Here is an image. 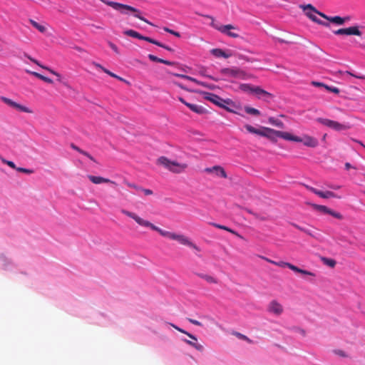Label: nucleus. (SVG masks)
Segmentation results:
<instances>
[{"mask_svg":"<svg viewBox=\"0 0 365 365\" xmlns=\"http://www.w3.org/2000/svg\"><path fill=\"white\" fill-rule=\"evenodd\" d=\"M147 223H148V225H145V227H150L153 230L157 231L160 235L168 237L169 239L173 240L175 233L163 230L161 228L155 226V225H153V223L150 222L148 220H147Z\"/></svg>","mask_w":365,"mask_h":365,"instance_id":"11","label":"nucleus"},{"mask_svg":"<svg viewBox=\"0 0 365 365\" xmlns=\"http://www.w3.org/2000/svg\"><path fill=\"white\" fill-rule=\"evenodd\" d=\"M179 101H180L182 103H183L184 105H185V106H186V103H187V102H186V101L184 100V98H182V97H180V98H179Z\"/></svg>","mask_w":365,"mask_h":365,"instance_id":"62","label":"nucleus"},{"mask_svg":"<svg viewBox=\"0 0 365 365\" xmlns=\"http://www.w3.org/2000/svg\"><path fill=\"white\" fill-rule=\"evenodd\" d=\"M16 268L15 263L4 255H0V269L5 271H14Z\"/></svg>","mask_w":365,"mask_h":365,"instance_id":"8","label":"nucleus"},{"mask_svg":"<svg viewBox=\"0 0 365 365\" xmlns=\"http://www.w3.org/2000/svg\"><path fill=\"white\" fill-rule=\"evenodd\" d=\"M173 240L178 241L179 243L183 245L188 246L190 247H192L194 249H197L196 245H194L187 237L180 234H175Z\"/></svg>","mask_w":365,"mask_h":365,"instance_id":"13","label":"nucleus"},{"mask_svg":"<svg viewBox=\"0 0 365 365\" xmlns=\"http://www.w3.org/2000/svg\"><path fill=\"white\" fill-rule=\"evenodd\" d=\"M212 26L213 28L220 31L221 33L226 34L227 36L232 38H237L239 37V34L235 32L231 31V29H236L235 26L231 24L227 25H221L219 24L212 23Z\"/></svg>","mask_w":365,"mask_h":365,"instance_id":"6","label":"nucleus"},{"mask_svg":"<svg viewBox=\"0 0 365 365\" xmlns=\"http://www.w3.org/2000/svg\"><path fill=\"white\" fill-rule=\"evenodd\" d=\"M188 320H189V322H190V323H192V324H195V325H197V326H202L201 322H199V321H197V320L192 319H189Z\"/></svg>","mask_w":365,"mask_h":365,"instance_id":"55","label":"nucleus"},{"mask_svg":"<svg viewBox=\"0 0 365 365\" xmlns=\"http://www.w3.org/2000/svg\"><path fill=\"white\" fill-rule=\"evenodd\" d=\"M26 72L29 73H31V75L36 76V78L43 81L44 82H46L48 83H53V81L52 79H51L50 78H48V77H46L37 72H34V71H30L29 70H26Z\"/></svg>","mask_w":365,"mask_h":365,"instance_id":"29","label":"nucleus"},{"mask_svg":"<svg viewBox=\"0 0 365 365\" xmlns=\"http://www.w3.org/2000/svg\"><path fill=\"white\" fill-rule=\"evenodd\" d=\"M24 56L26 57L27 58H29L31 61L34 62V63H36V65H38V66H40L41 68L45 69V70H47L49 73H52L53 75L56 76L57 78H58V81L61 82V76L60 73H58V72H56L55 71H53V69L50 68L49 67H47V66H45L42 64H41L37 60L33 58L32 57H31L30 56L27 55L26 53H24Z\"/></svg>","mask_w":365,"mask_h":365,"instance_id":"16","label":"nucleus"},{"mask_svg":"<svg viewBox=\"0 0 365 365\" xmlns=\"http://www.w3.org/2000/svg\"><path fill=\"white\" fill-rule=\"evenodd\" d=\"M170 325L174 327L175 329H177L178 331H179L181 333H183V334H185L186 335H187L190 339H192V341H190L188 339H183L182 341H185L186 344H189L190 346L194 347L195 349H197V351H202L203 350V346L202 345L200 344L199 343H197V337L192 334H190L188 332H187L186 331H185L184 329L178 327V326L173 324H170Z\"/></svg>","mask_w":365,"mask_h":365,"instance_id":"5","label":"nucleus"},{"mask_svg":"<svg viewBox=\"0 0 365 365\" xmlns=\"http://www.w3.org/2000/svg\"><path fill=\"white\" fill-rule=\"evenodd\" d=\"M140 192H143L145 195H150L153 194V191L151 190L145 189L143 187H141Z\"/></svg>","mask_w":365,"mask_h":365,"instance_id":"50","label":"nucleus"},{"mask_svg":"<svg viewBox=\"0 0 365 365\" xmlns=\"http://www.w3.org/2000/svg\"><path fill=\"white\" fill-rule=\"evenodd\" d=\"M72 148H73L74 150H76L78 151L79 153H82V154L85 155L86 156H87L88 158H89L91 160H93V158L91 155H90L88 153H86V152H85V151H83L82 150H81L80 148H78L77 146H76V145H72Z\"/></svg>","mask_w":365,"mask_h":365,"instance_id":"40","label":"nucleus"},{"mask_svg":"<svg viewBox=\"0 0 365 365\" xmlns=\"http://www.w3.org/2000/svg\"><path fill=\"white\" fill-rule=\"evenodd\" d=\"M227 71L232 76L245 79V73L239 68H228Z\"/></svg>","mask_w":365,"mask_h":365,"instance_id":"22","label":"nucleus"},{"mask_svg":"<svg viewBox=\"0 0 365 365\" xmlns=\"http://www.w3.org/2000/svg\"><path fill=\"white\" fill-rule=\"evenodd\" d=\"M300 7L303 9V11H306L307 9H309L312 12L319 14L320 16L327 19L328 21H329V19H330V16H327L324 14L318 11L312 4L301 5Z\"/></svg>","mask_w":365,"mask_h":365,"instance_id":"24","label":"nucleus"},{"mask_svg":"<svg viewBox=\"0 0 365 365\" xmlns=\"http://www.w3.org/2000/svg\"><path fill=\"white\" fill-rule=\"evenodd\" d=\"M88 177L89 180L94 184H101V183H103V182L114 183L113 182L110 181V180L100 177V176L88 175Z\"/></svg>","mask_w":365,"mask_h":365,"instance_id":"23","label":"nucleus"},{"mask_svg":"<svg viewBox=\"0 0 365 365\" xmlns=\"http://www.w3.org/2000/svg\"><path fill=\"white\" fill-rule=\"evenodd\" d=\"M186 106L189 108L192 111L199 114L202 113L205 110V108L202 106H199L197 104L186 103Z\"/></svg>","mask_w":365,"mask_h":365,"instance_id":"26","label":"nucleus"},{"mask_svg":"<svg viewBox=\"0 0 365 365\" xmlns=\"http://www.w3.org/2000/svg\"><path fill=\"white\" fill-rule=\"evenodd\" d=\"M282 264H283L284 265H286V267H287L291 270H292L295 272L301 273V274L309 275V276H314V273H312L309 271H307V270L302 269L297 267V266H295L292 264H290L289 262H282Z\"/></svg>","mask_w":365,"mask_h":365,"instance_id":"19","label":"nucleus"},{"mask_svg":"<svg viewBox=\"0 0 365 365\" xmlns=\"http://www.w3.org/2000/svg\"><path fill=\"white\" fill-rule=\"evenodd\" d=\"M2 161H3L4 163L6 164L10 168L16 170L17 168L16 167V165H15V163L14 162L10 161V160H3Z\"/></svg>","mask_w":365,"mask_h":365,"instance_id":"46","label":"nucleus"},{"mask_svg":"<svg viewBox=\"0 0 365 365\" xmlns=\"http://www.w3.org/2000/svg\"><path fill=\"white\" fill-rule=\"evenodd\" d=\"M1 100L9 106L14 108L19 111L27 113H33V110L29 108V107H26L25 106L21 105L16 102H14L10 98H8L6 97L1 96Z\"/></svg>","mask_w":365,"mask_h":365,"instance_id":"7","label":"nucleus"},{"mask_svg":"<svg viewBox=\"0 0 365 365\" xmlns=\"http://www.w3.org/2000/svg\"><path fill=\"white\" fill-rule=\"evenodd\" d=\"M316 120L318 123H321V124H322L335 131H342V130H348L350 128V125L348 123H341L337 121L330 120L328 118H318L316 119Z\"/></svg>","mask_w":365,"mask_h":365,"instance_id":"4","label":"nucleus"},{"mask_svg":"<svg viewBox=\"0 0 365 365\" xmlns=\"http://www.w3.org/2000/svg\"><path fill=\"white\" fill-rule=\"evenodd\" d=\"M312 85L316 87H324L325 88L326 85L323 83L318 82V81H312Z\"/></svg>","mask_w":365,"mask_h":365,"instance_id":"51","label":"nucleus"},{"mask_svg":"<svg viewBox=\"0 0 365 365\" xmlns=\"http://www.w3.org/2000/svg\"><path fill=\"white\" fill-rule=\"evenodd\" d=\"M213 225L217 228H220V229H222V230H227V231H230L231 232V230L227 228V227L224 226V225H218V224H213Z\"/></svg>","mask_w":365,"mask_h":365,"instance_id":"54","label":"nucleus"},{"mask_svg":"<svg viewBox=\"0 0 365 365\" xmlns=\"http://www.w3.org/2000/svg\"><path fill=\"white\" fill-rule=\"evenodd\" d=\"M269 262H272V263H273V264H277V265H279V266H280V267H286V265H284L283 264H282V262H274L271 261V260H269Z\"/></svg>","mask_w":365,"mask_h":365,"instance_id":"60","label":"nucleus"},{"mask_svg":"<svg viewBox=\"0 0 365 365\" xmlns=\"http://www.w3.org/2000/svg\"><path fill=\"white\" fill-rule=\"evenodd\" d=\"M300 141L297 143H302L304 145L309 148H315L318 145V140L314 137L304 135L303 137H300Z\"/></svg>","mask_w":365,"mask_h":365,"instance_id":"12","label":"nucleus"},{"mask_svg":"<svg viewBox=\"0 0 365 365\" xmlns=\"http://www.w3.org/2000/svg\"><path fill=\"white\" fill-rule=\"evenodd\" d=\"M16 170L21 173H24L26 174H31L33 173V170L31 169L24 168H17Z\"/></svg>","mask_w":365,"mask_h":365,"instance_id":"44","label":"nucleus"},{"mask_svg":"<svg viewBox=\"0 0 365 365\" xmlns=\"http://www.w3.org/2000/svg\"><path fill=\"white\" fill-rule=\"evenodd\" d=\"M324 264L329 266L330 267H334L336 264V262L334 259L324 258L323 259Z\"/></svg>","mask_w":365,"mask_h":365,"instance_id":"39","label":"nucleus"},{"mask_svg":"<svg viewBox=\"0 0 365 365\" xmlns=\"http://www.w3.org/2000/svg\"><path fill=\"white\" fill-rule=\"evenodd\" d=\"M305 11L306 15H307V16L310 19H312L313 21H314V22H316V23H317V24H321V25L325 26H329V23H327V22H326V21H322V20L319 19L316 16V15H315V14H316V13L312 12V11L311 10H309V9H307V10H306V11Z\"/></svg>","mask_w":365,"mask_h":365,"instance_id":"20","label":"nucleus"},{"mask_svg":"<svg viewBox=\"0 0 365 365\" xmlns=\"http://www.w3.org/2000/svg\"><path fill=\"white\" fill-rule=\"evenodd\" d=\"M95 65H96V66L97 68H101V70H103L106 73L108 74L109 76H112V77H113V78H117V79H118V80H120V81H125L123 78H122L121 77H120V76H118L115 75V73H113L110 72V71H108V69H106V68H103L101 65H100V64H98V63H96Z\"/></svg>","mask_w":365,"mask_h":365,"instance_id":"32","label":"nucleus"},{"mask_svg":"<svg viewBox=\"0 0 365 365\" xmlns=\"http://www.w3.org/2000/svg\"><path fill=\"white\" fill-rule=\"evenodd\" d=\"M351 168H352L351 165L349 163H345V169L346 170H349Z\"/></svg>","mask_w":365,"mask_h":365,"instance_id":"61","label":"nucleus"},{"mask_svg":"<svg viewBox=\"0 0 365 365\" xmlns=\"http://www.w3.org/2000/svg\"><path fill=\"white\" fill-rule=\"evenodd\" d=\"M252 94L255 95L258 98H262L264 96H269L270 95L267 91L261 88L259 86H255L254 87Z\"/></svg>","mask_w":365,"mask_h":365,"instance_id":"21","label":"nucleus"},{"mask_svg":"<svg viewBox=\"0 0 365 365\" xmlns=\"http://www.w3.org/2000/svg\"><path fill=\"white\" fill-rule=\"evenodd\" d=\"M328 187L331 189L338 190L341 187V185H329Z\"/></svg>","mask_w":365,"mask_h":365,"instance_id":"58","label":"nucleus"},{"mask_svg":"<svg viewBox=\"0 0 365 365\" xmlns=\"http://www.w3.org/2000/svg\"><path fill=\"white\" fill-rule=\"evenodd\" d=\"M147 223H148V225H145V227H150L153 230L157 231L160 235L168 237L169 239L173 240L175 233L163 230L161 228L155 226V225H153V223L150 222L148 220H147Z\"/></svg>","mask_w":365,"mask_h":365,"instance_id":"10","label":"nucleus"},{"mask_svg":"<svg viewBox=\"0 0 365 365\" xmlns=\"http://www.w3.org/2000/svg\"><path fill=\"white\" fill-rule=\"evenodd\" d=\"M255 86L250 83H242L240 86V88L245 93L252 94Z\"/></svg>","mask_w":365,"mask_h":365,"instance_id":"30","label":"nucleus"},{"mask_svg":"<svg viewBox=\"0 0 365 365\" xmlns=\"http://www.w3.org/2000/svg\"><path fill=\"white\" fill-rule=\"evenodd\" d=\"M204 97L206 100L210 101L213 104L219 106L220 108H222L230 113H236V112L234 110L226 106L233 105L232 101L230 100V98L223 99L219 96L214 94L212 93H205Z\"/></svg>","mask_w":365,"mask_h":365,"instance_id":"2","label":"nucleus"},{"mask_svg":"<svg viewBox=\"0 0 365 365\" xmlns=\"http://www.w3.org/2000/svg\"><path fill=\"white\" fill-rule=\"evenodd\" d=\"M314 207L317 210H319L322 212L328 214L329 208H328L327 207H326L324 205H315Z\"/></svg>","mask_w":365,"mask_h":365,"instance_id":"36","label":"nucleus"},{"mask_svg":"<svg viewBox=\"0 0 365 365\" xmlns=\"http://www.w3.org/2000/svg\"><path fill=\"white\" fill-rule=\"evenodd\" d=\"M334 353L341 357L347 356L346 354L343 350L341 349L334 350Z\"/></svg>","mask_w":365,"mask_h":365,"instance_id":"48","label":"nucleus"},{"mask_svg":"<svg viewBox=\"0 0 365 365\" xmlns=\"http://www.w3.org/2000/svg\"><path fill=\"white\" fill-rule=\"evenodd\" d=\"M144 38H145V36H143L140 34H139V37H138L137 38L140 39V40H144Z\"/></svg>","mask_w":365,"mask_h":365,"instance_id":"63","label":"nucleus"},{"mask_svg":"<svg viewBox=\"0 0 365 365\" xmlns=\"http://www.w3.org/2000/svg\"><path fill=\"white\" fill-rule=\"evenodd\" d=\"M108 45L110 46V48L116 53H119V50H118V48L116 46V45H115L113 43L109 41L108 42Z\"/></svg>","mask_w":365,"mask_h":365,"instance_id":"47","label":"nucleus"},{"mask_svg":"<svg viewBox=\"0 0 365 365\" xmlns=\"http://www.w3.org/2000/svg\"><path fill=\"white\" fill-rule=\"evenodd\" d=\"M311 192H312L313 193H314L315 195H318L319 196V193H320V191L321 190H319L314 187H309L307 186V187Z\"/></svg>","mask_w":365,"mask_h":365,"instance_id":"53","label":"nucleus"},{"mask_svg":"<svg viewBox=\"0 0 365 365\" xmlns=\"http://www.w3.org/2000/svg\"><path fill=\"white\" fill-rule=\"evenodd\" d=\"M144 41H148V42L151 43H153L154 39L151 38L150 37L145 36V38H144Z\"/></svg>","mask_w":365,"mask_h":365,"instance_id":"59","label":"nucleus"},{"mask_svg":"<svg viewBox=\"0 0 365 365\" xmlns=\"http://www.w3.org/2000/svg\"><path fill=\"white\" fill-rule=\"evenodd\" d=\"M30 23L34 28H36L37 30H38L41 33H44L46 30V29L44 26L39 24L34 20L30 19Z\"/></svg>","mask_w":365,"mask_h":365,"instance_id":"33","label":"nucleus"},{"mask_svg":"<svg viewBox=\"0 0 365 365\" xmlns=\"http://www.w3.org/2000/svg\"><path fill=\"white\" fill-rule=\"evenodd\" d=\"M245 110L247 114L253 115H259L260 114V111L255 108H252L250 106H245Z\"/></svg>","mask_w":365,"mask_h":365,"instance_id":"34","label":"nucleus"},{"mask_svg":"<svg viewBox=\"0 0 365 365\" xmlns=\"http://www.w3.org/2000/svg\"><path fill=\"white\" fill-rule=\"evenodd\" d=\"M349 19H350V17H349V16L342 18L339 16H330V19H329V21L330 22L336 24L338 25H342L346 21H349Z\"/></svg>","mask_w":365,"mask_h":365,"instance_id":"25","label":"nucleus"},{"mask_svg":"<svg viewBox=\"0 0 365 365\" xmlns=\"http://www.w3.org/2000/svg\"><path fill=\"white\" fill-rule=\"evenodd\" d=\"M201 277L205 279L207 282L209 283H217V280L215 278H214L212 276H210V275H207V274H205V275H201Z\"/></svg>","mask_w":365,"mask_h":365,"instance_id":"37","label":"nucleus"},{"mask_svg":"<svg viewBox=\"0 0 365 365\" xmlns=\"http://www.w3.org/2000/svg\"><path fill=\"white\" fill-rule=\"evenodd\" d=\"M148 58L152 61H154V62H158V63H160V61H162V58H160L157 56H155V55H153V54H149L148 55Z\"/></svg>","mask_w":365,"mask_h":365,"instance_id":"45","label":"nucleus"},{"mask_svg":"<svg viewBox=\"0 0 365 365\" xmlns=\"http://www.w3.org/2000/svg\"><path fill=\"white\" fill-rule=\"evenodd\" d=\"M234 334L240 339L249 341V339L246 336L243 335L242 334H240L239 332H234Z\"/></svg>","mask_w":365,"mask_h":365,"instance_id":"52","label":"nucleus"},{"mask_svg":"<svg viewBox=\"0 0 365 365\" xmlns=\"http://www.w3.org/2000/svg\"><path fill=\"white\" fill-rule=\"evenodd\" d=\"M245 129L250 133L256 134L260 136L266 137L268 138H271V134L274 135L275 136L282 138L286 140L297 142L300 141V137L292 135L288 132H284L280 130H276L274 129L267 128V127H261L260 129H257L254 128L253 126L247 124L245 125Z\"/></svg>","mask_w":365,"mask_h":365,"instance_id":"1","label":"nucleus"},{"mask_svg":"<svg viewBox=\"0 0 365 365\" xmlns=\"http://www.w3.org/2000/svg\"><path fill=\"white\" fill-rule=\"evenodd\" d=\"M153 44L157 45V46H158L160 47H162V48H165V45L161 43L160 42H159V41H156L155 39L153 41Z\"/></svg>","mask_w":365,"mask_h":365,"instance_id":"57","label":"nucleus"},{"mask_svg":"<svg viewBox=\"0 0 365 365\" xmlns=\"http://www.w3.org/2000/svg\"><path fill=\"white\" fill-rule=\"evenodd\" d=\"M210 53L216 58H228L232 56V53L230 51H225L221 48H212L210 51Z\"/></svg>","mask_w":365,"mask_h":365,"instance_id":"18","label":"nucleus"},{"mask_svg":"<svg viewBox=\"0 0 365 365\" xmlns=\"http://www.w3.org/2000/svg\"><path fill=\"white\" fill-rule=\"evenodd\" d=\"M334 34L336 35H356V36H361L362 33L359 31V27L351 26L349 28L339 29L336 31H334Z\"/></svg>","mask_w":365,"mask_h":365,"instance_id":"9","label":"nucleus"},{"mask_svg":"<svg viewBox=\"0 0 365 365\" xmlns=\"http://www.w3.org/2000/svg\"><path fill=\"white\" fill-rule=\"evenodd\" d=\"M121 212L126 216L133 219L140 226L145 227V225H148L147 220L140 217L132 212L128 211L126 210H122Z\"/></svg>","mask_w":365,"mask_h":365,"instance_id":"15","label":"nucleus"},{"mask_svg":"<svg viewBox=\"0 0 365 365\" xmlns=\"http://www.w3.org/2000/svg\"><path fill=\"white\" fill-rule=\"evenodd\" d=\"M177 86H178L179 87H180L181 88H184V87L180 84V83H175Z\"/></svg>","mask_w":365,"mask_h":365,"instance_id":"64","label":"nucleus"},{"mask_svg":"<svg viewBox=\"0 0 365 365\" xmlns=\"http://www.w3.org/2000/svg\"><path fill=\"white\" fill-rule=\"evenodd\" d=\"M319 197L324 198V199H328L330 197H334V198H340L341 197L331 191H325V192L320 191V193H319Z\"/></svg>","mask_w":365,"mask_h":365,"instance_id":"28","label":"nucleus"},{"mask_svg":"<svg viewBox=\"0 0 365 365\" xmlns=\"http://www.w3.org/2000/svg\"><path fill=\"white\" fill-rule=\"evenodd\" d=\"M158 163L162 165L169 170L173 173H181L186 168L187 165L183 163H178L176 161H171L165 157H160L158 159Z\"/></svg>","mask_w":365,"mask_h":365,"instance_id":"3","label":"nucleus"},{"mask_svg":"<svg viewBox=\"0 0 365 365\" xmlns=\"http://www.w3.org/2000/svg\"><path fill=\"white\" fill-rule=\"evenodd\" d=\"M268 311L275 315H280L283 312V307L276 300H272L268 306Z\"/></svg>","mask_w":365,"mask_h":365,"instance_id":"14","label":"nucleus"},{"mask_svg":"<svg viewBox=\"0 0 365 365\" xmlns=\"http://www.w3.org/2000/svg\"><path fill=\"white\" fill-rule=\"evenodd\" d=\"M344 73H346L351 76H353L354 78H359V79H365V76L364 75H361V74H356V73H354L349 71H346L344 72Z\"/></svg>","mask_w":365,"mask_h":365,"instance_id":"38","label":"nucleus"},{"mask_svg":"<svg viewBox=\"0 0 365 365\" xmlns=\"http://www.w3.org/2000/svg\"><path fill=\"white\" fill-rule=\"evenodd\" d=\"M268 121L271 125L279 128H283L284 126V124L282 120L274 117H269Z\"/></svg>","mask_w":365,"mask_h":365,"instance_id":"27","label":"nucleus"},{"mask_svg":"<svg viewBox=\"0 0 365 365\" xmlns=\"http://www.w3.org/2000/svg\"><path fill=\"white\" fill-rule=\"evenodd\" d=\"M328 214L337 219L342 218V215L339 212H336L331 209L329 210Z\"/></svg>","mask_w":365,"mask_h":365,"instance_id":"41","label":"nucleus"},{"mask_svg":"<svg viewBox=\"0 0 365 365\" xmlns=\"http://www.w3.org/2000/svg\"><path fill=\"white\" fill-rule=\"evenodd\" d=\"M170 74L174 76H177V77H179V78H183V79H186V80L195 82L197 84L202 85V83H200L199 81H197V79H195V78H192L191 76H187V75H184V74L175 73H170Z\"/></svg>","mask_w":365,"mask_h":365,"instance_id":"31","label":"nucleus"},{"mask_svg":"<svg viewBox=\"0 0 365 365\" xmlns=\"http://www.w3.org/2000/svg\"><path fill=\"white\" fill-rule=\"evenodd\" d=\"M128 186L130 188H133L136 190L137 192H140V189H141V187H139L135 184H133V183H128L127 184Z\"/></svg>","mask_w":365,"mask_h":365,"instance_id":"49","label":"nucleus"},{"mask_svg":"<svg viewBox=\"0 0 365 365\" xmlns=\"http://www.w3.org/2000/svg\"><path fill=\"white\" fill-rule=\"evenodd\" d=\"M325 88L335 94H338L339 93V89L336 87L329 86L326 85Z\"/></svg>","mask_w":365,"mask_h":365,"instance_id":"42","label":"nucleus"},{"mask_svg":"<svg viewBox=\"0 0 365 365\" xmlns=\"http://www.w3.org/2000/svg\"><path fill=\"white\" fill-rule=\"evenodd\" d=\"M124 34H125L126 36H130V37L135 38L139 37V33L134 30H131V29L125 31Z\"/></svg>","mask_w":365,"mask_h":365,"instance_id":"35","label":"nucleus"},{"mask_svg":"<svg viewBox=\"0 0 365 365\" xmlns=\"http://www.w3.org/2000/svg\"><path fill=\"white\" fill-rule=\"evenodd\" d=\"M161 63H164L165 65H168V66H172L174 64L173 62L172 61H167V60H164L162 58V61H160Z\"/></svg>","mask_w":365,"mask_h":365,"instance_id":"56","label":"nucleus"},{"mask_svg":"<svg viewBox=\"0 0 365 365\" xmlns=\"http://www.w3.org/2000/svg\"><path fill=\"white\" fill-rule=\"evenodd\" d=\"M164 31H165L166 32L169 33V34H171L177 37H180V34L178 31H175L174 30H172V29H170L168 27H165L164 28Z\"/></svg>","mask_w":365,"mask_h":365,"instance_id":"43","label":"nucleus"},{"mask_svg":"<svg viewBox=\"0 0 365 365\" xmlns=\"http://www.w3.org/2000/svg\"><path fill=\"white\" fill-rule=\"evenodd\" d=\"M205 172L208 173H214L216 176L221 178H226L227 175L225 170L220 166H213L212 168H207L205 169Z\"/></svg>","mask_w":365,"mask_h":365,"instance_id":"17","label":"nucleus"}]
</instances>
